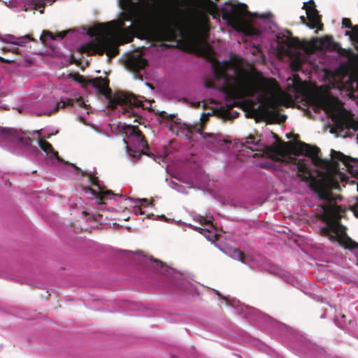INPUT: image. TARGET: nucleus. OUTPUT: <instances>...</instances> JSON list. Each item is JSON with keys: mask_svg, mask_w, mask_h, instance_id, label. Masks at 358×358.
I'll return each instance as SVG.
<instances>
[{"mask_svg": "<svg viewBox=\"0 0 358 358\" xmlns=\"http://www.w3.org/2000/svg\"><path fill=\"white\" fill-rule=\"evenodd\" d=\"M275 151L281 158H287L289 162L295 164L297 169V176L308 184L309 189L317 195L320 200L329 204L335 201L331 191L340 189L338 182L332 176L323 172H319L317 176H313L306 159H298L290 155L304 154L311 159L312 163L315 166L334 173L339 171L338 162H343L350 169V162L353 161L350 157L334 150H331L330 159H322L319 156L320 149L318 147L300 141L296 143L292 141L284 143L282 145L277 146Z\"/></svg>", "mask_w": 358, "mask_h": 358, "instance_id": "obj_1", "label": "nucleus"}, {"mask_svg": "<svg viewBox=\"0 0 358 358\" xmlns=\"http://www.w3.org/2000/svg\"><path fill=\"white\" fill-rule=\"evenodd\" d=\"M212 69L215 81H222L220 90L224 93L227 98L234 101L232 104L226 105L228 110L238 105L235 99L253 96L259 92L271 93L273 85L276 83L275 80H268L264 78L262 82H258L252 72L236 61L220 62L215 60Z\"/></svg>", "mask_w": 358, "mask_h": 358, "instance_id": "obj_2", "label": "nucleus"}, {"mask_svg": "<svg viewBox=\"0 0 358 358\" xmlns=\"http://www.w3.org/2000/svg\"><path fill=\"white\" fill-rule=\"evenodd\" d=\"M157 19L160 24L159 33L164 40L170 41L177 34L182 35L197 29L198 22L187 9L165 4L157 13Z\"/></svg>", "mask_w": 358, "mask_h": 358, "instance_id": "obj_3", "label": "nucleus"}, {"mask_svg": "<svg viewBox=\"0 0 358 358\" xmlns=\"http://www.w3.org/2000/svg\"><path fill=\"white\" fill-rule=\"evenodd\" d=\"M74 80L81 84L83 87H92L97 90L99 94L103 95L109 99L110 104L115 108L120 105L122 107L123 113L133 115V108L143 107V102L137 99L132 94L116 92L112 95V90L109 87V80L101 76L94 78L85 77L78 73L73 76Z\"/></svg>", "mask_w": 358, "mask_h": 358, "instance_id": "obj_4", "label": "nucleus"}, {"mask_svg": "<svg viewBox=\"0 0 358 358\" xmlns=\"http://www.w3.org/2000/svg\"><path fill=\"white\" fill-rule=\"evenodd\" d=\"M100 23L95 25L94 27L88 31V34L90 36H96L95 39L91 43H87L82 45L80 48L81 53H86L87 55H103L106 54L109 59L115 57L119 54V49L116 44L109 40L106 35L110 29V24Z\"/></svg>", "mask_w": 358, "mask_h": 358, "instance_id": "obj_5", "label": "nucleus"}, {"mask_svg": "<svg viewBox=\"0 0 358 358\" xmlns=\"http://www.w3.org/2000/svg\"><path fill=\"white\" fill-rule=\"evenodd\" d=\"M222 18L236 31L245 36H259V29L254 27L245 20V17L250 15L248 6L244 3H233L230 1L225 3L222 8Z\"/></svg>", "mask_w": 358, "mask_h": 358, "instance_id": "obj_6", "label": "nucleus"}, {"mask_svg": "<svg viewBox=\"0 0 358 358\" xmlns=\"http://www.w3.org/2000/svg\"><path fill=\"white\" fill-rule=\"evenodd\" d=\"M124 131L130 143L127 145V148L131 157L139 159L143 155L154 156L153 154L144 151L149 149V145L138 126L125 125Z\"/></svg>", "mask_w": 358, "mask_h": 358, "instance_id": "obj_7", "label": "nucleus"}, {"mask_svg": "<svg viewBox=\"0 0 358 358\" xmlns=\"http://www.w3.org/2000/svg\"><path fill=\"white\" fill-rule=\"evenodd\" d=\"M0 138L22 145L31 152L38 151L37 148L33 145V139L31 138L21 136L15 129L0 127Z\"/></svg>", "mask_w": 358, "mask_h": 358, "instance_id": "obj_8", "label": "nucleus"}, {"mask_svg": "<svg viewBox=\"0 0 358 358\" xmlns=\"http://www.w3.org/2000/svg\"><path fill=\"white\" fill-rule=\"evenodd\" d=\"M322 48L335 51L342 56L350 58L352 62H355L358 59V55L351 49H345L341 48L339 43L335 42L331 36H325L322 38H317Z\"/></svg>", "mask_w": 358, "mask_h": 358, "instance_id": "obj_9", "label": "nucleus"}, {"mask_svg": "<svg viewBox=\"0 0 358 358\" xmlns=\"http://www.w3.org/2000/svg\"><path fill=\"white\" fill-rule=\"evenodd\" d=\"M303 9H306L308 24L307 26L310 29H317L322 30L323 24L322 23V16L319 14L318 10L315 8V2L310 0L308 3H304Z\"/></svg>", "mask_w": 358, "mask_h": 358, "instance_id": "obj_10", "label": "nucleus"}, {"mask_svg": "<svg viewBox=\"0 0 358 358\" xmlns=\"http://www.w3.org/2000/svg\"><path fill=\"white\" fill-rule=\"evenodd\" d=\"M204 126L199 123L195 125H189L185 124L183 125V133L185 136L190 141H193L192 136L195 134H199L203 138L208 141L210 143H214L216 138L213 134L203 132Z\"/></svg>", "mask_w": 358, "mask_h": 358, "instance_id": "obj_11", "label": "nucleus"}, {"mask_svg": "<svg viewBox=\"0 0 358 358\" xmlns=\"http://www.w3.org/2000/svg\"><path fill=\"white\" fill-rule=\"evenodd\" d=\"M83 176H88L89 180L90 183L98 187L99 191L96 192L92 189L91 187H88V189L91 192V193L96 196L97 199H99V203H101L104 199H108V197L110 195H114L113 192L111 190H105L104 187H102L99 184V178L95 174H88L87 173H83Z\"/></svg>", "mask_w": 358, "mask_h": 358, "instance_id": "obj_12", "label": "nucleus"}, {"mask_svg": "<svg viewBox=\"0 0 358 358\" xmlns=\"http://www.w3.org/2000/svg\"><path fill=\"white\" fill-rule=\"evenodd\" d=\"M323 232L326 236H330L331 240H336L340 245L344 246L347 249L350 250H358V243L355 241H352L349 236H348L345 234H337L336 236L330 234V230L328 228H325L323 229Z\"/></svg>", "mask_w": 358, "mask_h": 358, "instance_id": "obj_13", "label": "nucleus"}, {"mask_svg": "<svg viewBox=\"0 0 358 358\" xmlns=\"http://www.w3.org/2000/svg\"><path fill=\"white\" fill-rule=\"evenodd\" d=\"M2 41L7 43H11L15 45L24 46L28 41H34L31 35L27 34L20 37H16L12 34L5 35Z\"/></svg>", "mask_w": 358, "mask_h": 358, "instance_id": "obj_14", "label": "nucleus"}, {"mask_svg": "<svg viewBox=\"0 0 358 358\" xmlns=\"http://www.w3.org/2000/svg\"><path fill=\"white\" fill-rule=\"evenodd\" d=\"M75 103H77L80 107L85 106L83 99L80 97L76 99H67L66 100L62 99L60 101L57 103L56 106L53 109V113H56L60 108H64L66 106H73ZM52 112H50L48 115H51Z\"/></svg>", "mask_w": 358, "mask_h": 358, "instance_id": "obj_15", "label": "nucleus"}, {"mask_svg": "<svg viewBox=\"0 0 358 358\" xmlns=\"http://www.w3.org/2000/svg\"><path fill=\"white\" fill-rule=\"evenodd\" d=\"M38 145L41 149L44 151L50 158H56L59 162H62V159L59 157V154L55 151L52 145L46 140L43 138H39Z\"/></svg>", "mask_w": 358, "mask_h": 358, "instance_id": "obj_16", "label": "nucleus"}, {"mask_svg": "<svg viewBox=\"0 0 358 358\" xmlns=\"http://www.w3.org/2000/svg\"><path fill=\"white\" fill-rule=\"evenodd\" d=\"M128 65L133 71H138L148 65V61L140 55L133 56L129 59Z\"/></svg>", "mask_w": 358, "mask_h": 358, "instance_id": "obj_17", "label": "nucleus"}, {"mask_svg": "<svg viewBox=\"0 0 358 358\" xmlns=\"http://www.w3.org/2000/svg\"><path fill=\"white\" fill-rule=\"evenodd\" d=\"M46 3L45 0H32L31 3L30 5V8L25 7L24 8V11L28 10H39V12L41 13H43L44 12V7L45 6Z\"/></svg>", "mask_w": 358, "mask_h": 358, "instance_id": "obj_18", "label": "nucleus"}, {"mask_svg": "<svg viewBox=\"0 0 358 358\" xmlns=\"http://www.w3.org/2000/svg\"><path fill=\"white\" fill-rule=\"evenodd\" d=\"M285 45L287 48V50H285V52H288L291 48H301V43L298 38L289 37L284 41Z\"/></svg>", "mask_w": 358, "mask_h": 358, "instance_id": "obj_19", "label": "nucleus"}, {"mask_svg": "<svg viewBox=\"0 0 358 358\" xmlns=\"http://www.w3.org/2000/svg\"><path fill=\"white\" fill-rule=\"evenodd\" d=\"M205 9L206 11L211 15H215L217 12V4L211 0H206V3L205 5Z\"/></svg>", "mask_w": 358, "mask_h": 358, "instance_id": "obj_20", "label": "nucleus"}, {"mask_svg": "<svg viewBox=\"0 0 358 358\" xmlns=\"http://www.w3.org/2000/svg\"><path fill=\"white\" fill-rule=\"evenodd\" d=\"M66 34H67V31H64L59 33L57 35H55L52 32H51L50 31H43V35L41 36V39L43 40V38L46 36H49L52 40H55L57 38L62 39L66 36Z\"/></svg>", "mask_w": 358, "mask_h": 358, "instance_id": "obj_21", "label": "nucleus"}, {"mask_svg": "<svg viewBox=\"0 0 358 358\" xmlns=\"http://www.w3.org/2000/svg\"><path fill=\"white\" fill-rule=\"evenodd\" d=\"M231 256L234 259L238 260L242 263H245L244 253L238 248H233L231 250Z\"/></svg>", "mask_w": 358, "mask_h": 358, "instance_id": "obj_22", "label": "nucleus"}, {"mask_svg": "<svg viewBox=\"0 0 358 358\" xmlns=\"http://www.w3.org/2000/svg\"><path fill=\"white\" fill-rule=\"evenodd\" d=\"M329 211L336 216H341L345 213V210L336 204H331L329 206Z\"/></svg>", "mask_w": 358, "mask_h": 358, "instance_id": "obj_23", "label": "nucleus"}, {"mask_svg": "<svg viewBox=\"0 0 358 358\" xmlns=\"http://www.w3.org/2000/svg\"><path fill=\"white\" fill-rule=\"evenodd\" d=\"M8 51H11V52H13V53H15L16 55H20L23 56L24 59L19 62L20 64H26L27 63H30L29 60L27 58V54H22L18 48L13 47L12 48L8 49Z\"/></svg>", "mask_w": 358, "mask_h": 358, "instance_id": "obj_24", "label": "nucleus"}, {"mask_svg": "<svg viewBox=\"0 0 358 358\" xmlns=\"http://www.w3.org/2000/svg\"><path fill=\"white\" fill-rule=\"evenodd\" d=\"M195 220H197L201 225H208L210 228H213V225L210 220H208L207 218L204 217L201 215H198L194 218Z\"/></svg>", "mask_w": 358, "mask_h": 358, "instance_id": "obj_25", "label": "nucleus"}, {"mask_svg": "<svg viewBox=\"0 0 358 358\" xmlns=\"http://www.w3.org/2000/svg\"><path fill=\"white\" fill-rule=\"evenodd\" d=\"M194 229L202 234L208 239L211 240L212 232L210 229H203L201 227H194Z\"/></svg>", "mask_w": 358, "mask_h": 358, "instance_id": "obj_26", "label": "nucleus"}, {"mask_svg": "<svg viewBox=\"0 0 358 358\" xmlns=\"http://www.w3.org/2000/svg\"><path fill=\"white\" fill-rule=\"evenodd\" d=\"M342 25H343V27H344L345 28L351 29L352 31H350V32L353 33L354 26H352L351 20L349 18H346V17L343 18Z\"/></svg>", "mask_w": 358, "mask_h": 358, "instance_id": "obj_27", "label": "nucleus"}, {"mask_svg": "<svg viewBox=\"0 0 358 358\" xmlns=\"http://www.w3.org/2000/svg\"><path fill=\"white\" fill-rule=\"evenodd\" d=\"M345 35L349 36L350 38H353V37H358V24L354 26L353 33H351L350 31H347L345 33Z\"/></svg>", "mask_w": 358, "mask_h": 358, "instance_id": "obj_28", "label": "nucleus"}, {"mask_svg": "<svg viewBox=\"0 0 358 358\" xmlns=\"http://www.w3.org/2000/svg\"><path fill=\"white\" fill-rule=\"evenodd\" d=\"M350 209L354 213L355 215L358 217V197L356 199V202L350 206Z\"/></svg>", "mask_w": 358, "mask_h": 358, "instance_id": "obj_29", "label": "nucleus"}, {"mask_svg": "<svg viewBox=\"0 0 358 358\" xmlns=\"http://www.w3.org/2000/svg\"><path fill=\"white\" fill-rule=\"evenodd\" d=\"M260 140H256V138L252 136H250L248 137L247 140H246V143L247 144H252V145H258V142Z\"/></svg>", "mask_w": 358, "mask_h": 358, "instance_id": "obj_30", "label": "nucleus"}, {"mask_svg": "<svg viewBox=\"0 0 358 358\" xmlns=\"http://www.w3.org/2000/svg\"><path fill=\"white\" fill-rule=\"evenodd\" d=\"M125 21H132V15L131 14H124L122 17V21L121 22V27H123L124 26V22Z\"/></svg>", "mask_w": 358, "mask_h": 358, "instance_id": "obj_31", "label": "nucleus"}, {"mask_svg": "<svg viewBox=\"0 0 358 358\" xmlns=\"http://www.w3.org/2000/svg\"><path fill=\"white\" fill-rule=\"evenodd\" d=\"M159 116L164 119H168L169 120H173V119L175 117L174 115H168L167 113L165 111H162L159 113Z\"/></svg>", "mask_w": 358, "mask_h": 358, "instance_id": "obj_32", "label": "nucleus"}, {"mask_svg": "<svg viewBox=\"0 0 358 358\" xmlns=\"http://www.w3.org/2000/svg\"><path fill=\"white\" fill-rule=\"evenodd\" d=\"M350 39L357 43L355 48L358 50V37H353V38H350ZM357 55H358V54H357ZM348 59H349L350 64L352 65H355L358 62V59L355 62H352L350 59V58H348Z\"/></svg>", "mask_w": 358, "mask_h": 358, "instance_id": "obj_33", "label": "nucleus"}, {"mask_svg": "<svg viewBox=\"0 0 358 358\" xmlns=\"http://www.w3.org/2000/svg\"><path fill=\"white\" fill-rule=\"evenodd\" d=\"M199 20L200 22H202L203 24H207V23H208V21H209L208 17L204 13H202L199 15Z\"/></svg>", "mask_w": 358, "mask_h": 358, "instance_id": "obj_34", "label": "nucleus"}, {"mask_svg": "<svg viewBox=\"0 0 358 358\" xmlns=\"http://www.w3.org/2000/svg\"><path fill=\"white\" fill-rule=\"evenodd\" d=\"M204 85L208 89H212L215 87V82L210 80H206L204 82Z\"/></svg>", "mask_w": 358, "mask_h": 358, "instance_id": "obj_35", "label": "nucleus"}, {"mask_svg": "<svg viewBox=\"0 0 358 358\" xmlns=\"http://www.w3.org/2000/svg\"><path fill=\"white\" fill-rule=\"evenodd\" d=\"M136 201L138 203H141L142 205H144L145 206L151 205L152 203L153 200H152V201L149 202L147 199H136Z\"/></svg>", "mask_w": 358, "mask_h": 358, "instance_id": "obj_36", "label": "nucleus"}, {"mask_svg": "<svg viewBox=\"0 0 358 358\" xmlns=\"http://www.w3.org/2000/svg\"><path fill=\"white\" fill-rule=\"evenodd\" d=\"M300 20H301V22H302V24L307 25L308 22L306 21V18L304 16H301Z\"/></svg>", "mask_w": 358, "mask_h": 358, "instance_id": "obj_37", "label": "nucleus"}, {"mask_svg": "<svg viewBox=\"0 0 358 358\" xmlns=\"http://www.w3.org/2000/svg\"><path fill=\"white\" fill-rule=\"evenodd\" d=\"M135 211H136V213H138V214H143V212L142 211L141 208L140 207H138L137 208L135 209Z\"/></svg>", "mask_w": 358, "mask_h": 358, "instance_id": "obj_38", "label": "nucleus"}, {"mask_svg": "<svg viewBox=\"0 0 358 358\" xmlns=\"http://www.w3.org/2000/svg\"><path fill=\"white\" fill-rule=\"evenodd\" d=\"M268 113L269 115H272V116H275V117H276V116H278V114L277 113H275V112H273V111H269Z\"/></svg>", "mask_w": 358, "mask_h": 358, "instance_id": "obj_39", "label": "nucleus"}, {"mask_svg": "<svg viewBox=\"0 0 358 358\" xmlns=\"http://www.w3.org/2000/svg\"><path fill=\"white\" fill-rule=\"evenodd\" d=\"M132 29H133V27L131 26H130V27H127V29H125L124 30V31H132Z\"/></svg>", "mask_w": 358, "mask_h": 358, "instance_id": "obj_40", "label": "nucleus"}, {"mask_svg": "<svg viewBox=\"0 0 358 358\" xmlns=\"http://www.w3.org/2000/svg\"><path fill=\"white\" fill-rule=\"evenodd\" d=\"M128 38H128V40H127V43L131 42V40H132V36H128Z\"/></svg>", "mask_w": 358, "mask_h": 358, "instance_id": "obj_41", "label": "nucleus"}, {"mask_svg": "<svg viewBox=\"0 0 358 358\" xmlns=\"http://www.w3.org/2000/svg\"><path fill=\"white\" fill-rule=\"evenodd\" d=\"M0 60H1V61H3V62H7V63L10 62V61H8V60H6V59H4L3 58H1V57H0Z\"/></svg>", "mask_w": 358, "mask_h": 358, "instance_id": "obj_42", "label": "nucleus"}, {"mask_svg": "<svg viewBox=\"0 0 358 358\" xmlns=\"http://www.w3.org/2000/svg\"><path fill=\"white\" fill-rule=\"evenodd\" d=\"M356 82V89L358 90V79L355 80Z\"/></svg>", "mask_w": 358, "mask_h": 358, "instance_id": "obj_43", "label": "nucleus"}, {"mask_svg": "<svg viewBox=\"0 0 358 358\" xmlns=\"http://www.w3.org/2000/svg\"><path fill=\"white\" fill-rule=\"evenodd\" d=\"M83 214L84 215H85V216H86V215H88V213H87V212H86V211H83Z\"/></svg>", "mask_w": 358, "mask_h": 358, "instance_id": "obj_44", "label": "nucleus"}, {"mask_svg": "<svg viewBox=\"0 0 358 358\" xmlns=\"http://www.w3.org/2000/svg\"><path fill=\"white\" fill-rule=\"evenodd\" d=\"M238 113L237 112H236V113H234V117H236V116L238 115Z\"/></svg>", "mask_w": 358, "mask_h": 358, "instance_id": "obj_45", "label": "nucleus"}, {"mask_svg": "<svg viewBox=\"0 0 358 358\" xmlns=\"http://www.w3.org/2000/svg\"><path fill=\"white\" fill-rule=\"evenodd\" d=\"M92 219L97 220V219L95 217V216H93V217Z\"/></svg>", "mask_w": 358, "mask_h": 358, "instance_id": "obj_46", "label": "nucleus"}, {"mask_svg": "<svg viewBox=\"0 0 358 358\" xmlns=\"http://www.w3.org/2000/svg\"><path fill=\"white\" fill-rule=\"evenodd\" d=\"M124 143H126V144H127V145L130 144L129 143H128V142H127V141H125V140H124Z\"/></svg>", "mask_w": 358, "mask_h": 358, "instance_id": "obj_47", "label": "nucleus"}, {"mask_svg": "<svg viewBox=\"0 0 358 358\" xmlns=\"http://www.w3.org/2000/svg\"><path fill=\"white\" fill-rule=\"evenodd\" d=\"M124 143H126V144H127V145L130 144L129 143H128V142H127V141H125V140H124Z\"/></svg>", "mask_w": 358, "mask_h": 358, "instance_id": "obj_48", "label": "nucleus"}, {"mask_svg": "<svg viewBox=\"0 0 358 358\" xmlns=\"http://www.w3.org/2000/svg\"><path fill=\"white\" fill-rule=\"evenodd\" d=\"M278 161H282L281 158L278 159Z\"/></svg>", "mask_w": 358, "mask_h": 358, "instance_id": "obj_49", "label": "nucleus"}, {"mask_svg": "<svg viewBox=\"0 0 358 358\" xmlns=\"http://www.w3.org/2000/svg\"><path fill=\"white\" fill-rule=\"evenodd\" d=\"M173 358H175V357H173Z\"/></svg>", "mask_w": 358, "mask_h": 358, "instance_id": "obj_50", "label": "nucleus"}]
</instances>
